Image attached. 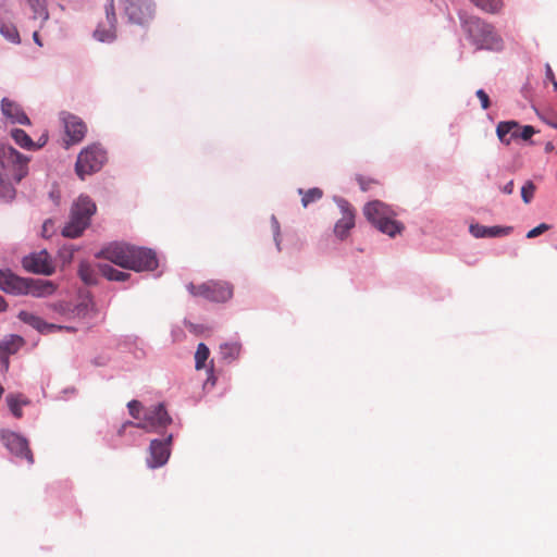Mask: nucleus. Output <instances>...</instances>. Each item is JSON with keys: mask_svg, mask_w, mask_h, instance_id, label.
Returning a JSON list of instances; mask_svg holds the SVG:
<instances>
[{"mask_svg": "<svg viewBox=\"0 0 557 557\" xmlns=\"http://www.w3.org/2000/svg\"><path fill=\"white\" fill-rule=\"evenodd\" d=\"M274 224H275V228H276V236L278 235V223H277V220L273 216L272 218Z\"/></svg>", "mask_w": 557, "mask_h": 557, "instance_id": "obj_46", "label": "nucleus"}, {"mask_svg": "<svg viewBox=\"0 0 557 557\" xmlns=\"http://www.w3.org/2000/svg\"><path fill=\"white\" fill-rule=\"evenodd\" d=\"M32 10L33 18H40L42 22L49 17L46 0H27Z\"/></svg>", "mask_w": 557, "mask_h": 557, "instance_id": "obj_27", "label": "nucleus"}, {"mask_svg": "<svg viewBox=\"0 0 557 557\" xmlns=\"http://www.w3.org/2000/svg\"><path fill=\"white\" fill-rule=\"evenodd\" d=\"M299 194L302 195L301 203L305 208L308 207L310 203L320 200L323 196L322 189L318 187L310 188L306 191L299 189Z\"/></svg>", "mask_w": 557, "mask_h": 557, "instance_id": "obj_28", "label": "nucleus"}, {"mask_svg": "<svg viewBox=\"0 0 557 557\" xmlns=\"http://www.w3.org/2000/svg\"><path fill=\"white\" fill-rule=\"evenodd\" d=\"M96 258L106 259L136 272L153 271L158 267L157 256L151 249L125 243H112L106 246L96 253Z\"/></svg>", "mask_w": 557, "mask_h": 557, "instance_id": "obj_1", "label": "nucleus"}, {"mask_svg": "<svg viewBox=\"0 0 557 557\" xmlns=\"http://www.w3.org/2000/svg\"><path fill=\"white\" fill-rule=\"evenodd\" d=\"M549 125L557 129V123H549Z\"/></svg>", "mask_w": 557, "mask_h": 557, "instance_id": "obj_47", "label": "nucleus"}, {"mask_svg": "<svg viewBox=\"0 0 557 557\" xmlns=\"http://www.w3.org/2000/svg\"><path fill=\"white\" fill-rule=\"evenodd\" d=\"M1 113L12 124H30V121L22 107L9 98H3L1 100Z\"/></svg>", "mask_w": 557, "mask_h": 557, "instance_id": "obj_17", "label": "nucleus"}, {"mask_svg": "<svg viewBox=\"0 0 557 557\" xmlns=\"http://www.w3.org/2000/svg\"><path fill=\"white\" fill-rule=\"evenodd\" d=\"M29 159L11 146L0 147V198L10 201L15 197L13 183H20L28 173Z\"/></svg>", "mask_w": 557, "mask_h": 557, "instance_id": "obj_2", "label": "nucleus"}, {"mask_svg": "<svg viewBox=\"0 0 557 557\" xmlns=\"http://www.w3.org/2000/svg\"><path fill=\"white\" fill-rule=\"evenodd\" d=\"M172 423V418L168 413L163 404H157L146 409L141 422L135 424L136 428L147 432H157L165 429Z\"/></svg>", "mask_w": 557, "mask_h": 557, "instance_id": "obj_10", "label": "nucleus"}, {"mask_svg": "<svg viewBox=\"0 0 557 557\" xmlns=\"http://www.w3.org/2000/svg\"><path fill=\"white\" fill-rule=\"evenodd\" d=\"M124 14L128 22L144 25L154 15V5L151 0H121Z\"/></svg>", "mask_w": 557, "mask_h": 557, "instance_id": "obj_9", "label": "nucleus"}, {"mask_svg": "<svg viewBox=\"0 0 557 557\" xmlns=\"http://www.w3.org/2000/svg\"><path fill=\"white\" fill-rule=\"evenodd\" d=\"M513 188H515V183H513V181L511 180V181H509L506 185H504V186L502 187V191H503L504 194H506V195H510V194H512V193H513Z\"/></svg>", "mask_w": 557, "mask_h": 557, "instance_id": "obj_40", "label": "nucleus"}, {"mask_svg": "<svg viewBox=\"0 0 557 557\" xmlns=\"http://www.w3.org/2000/svg\"><path fill=\"white\" fill-rule=\"evenodd\" d=\"M18 319L21 321H23L24 323L29 324L34 329L38 330L40 333H49L54 330H62V329H65L67 331L73 330L72 327H63V326L55 325V324H49V323L45 322L38 315H35L34 313L28 312V311H21L18 313Z\"/></svg>", "mask_w": 557, "mask_h": 557, "instance_id": "obj_18", "label": "nucleus"}, {"mask_svg": "<svg viewBox=\"0 0 557 557\" xmlns=\"http://www.w3.org/2000/svg\"><path fill=\"white\" fill-rule=\"evenodd\" d=\"M7 404L12 414L20 419L23 416L22 406L27 404V400L22 398L20 394H9L7 396Z\"/></svg>", "mask_w": 557, "mask_h": 557, "instance_id": "obj_24", "label": "nucleus"}, {"mask_svg": "<svg viewBox=\"0 0 557 557\" xmlns=\"http://www.w3.org/2000/svg\"><path fill=\"white\" fill-rule=\"evenodd\" d=\"M242 345L237 342L225 343L220 346V351L224 360L234 361L240 355Z\"/></svg>", "mask_w": 557, "mask_h": 557, "instance_id": "obj_25", "label": "nucleus"}, {"mask_svg": "<svg viewBox=\"0 0 557 557\" xmlns=\"http://www.w3.org/2000/svg\"><path fill=\"white\" fill-rule=\"evenodd\" d=\"M1 440L4 446L17 458L34 463V456L26 438L12 431H2Z\"/></svg>", "mask_w": 557, "mask_h": 557, "instance_id": "obj_12", "label": "nucleus"}, {"mask_svg": "<svg viewBox=\"0 0 557 557\" xmlns=\"http://www.w3.org/2000/svg\"><path fill=\"white\" fill-rule=\"evenodd\" d=\"M0 289L13 295L47 297L54 293L53 282L42 278H24L11 271L0 270Z\"/></svg>", "mask_w": 557, "mask_h": 557, "instance_id": "obj_3", "label": "nucleus"}, {"mask_svg": "<svg viewBox=\"0 0 557 557\" xmlns=\"http://www.w3.org/2000/svg\"><path fill=\"white\" fill-rule=\"evenodd\" d=\"M22 263L28 272L44 275H50L54 272L52 259L45 249L24 257Z\"/></svg>", "mask_w": 557, "mask_h": 557, "instance_id": "obj_13", "label": "nucleus"}, {"mask_svg": "<svg viewBox=\"0 0 557 557\" xmlns=\"http://www.w3.org/2000/svg\"><path fill=\"white\" fill-rule=\"evenodd\" d=\"M0 33L11 42H20V35L14 25L0 23Z\"/></svg>", "mask_w": 557, "mask_h": 557, "instance_id": "obj_31", "label": "nucleus"}, {"mask_svg": "<svg viewBox=\"0 0 557 557\" xmlns=\"http://www.w3.org/2000/svg\"><path fill=\"white\" fill-rule=\"evenodd\" d=\"M127 407H128L129 414L134 419H139L140 418V411L143 409V406H141L140 401H138V400H131L127 404Z\"/></svg>", "mask_w": 557, "mask_h": 557, "instance_id": "obj_33", "label": "nucleus"}, {"mask_svg": "<svg viewBox=\"0 0 557 557\" xmlns=\"http://www.w3.org/2000/svg\"><path fill=\"white\" fill-rule=\"evenodd\" d=\"M357 182L360 186V188L363 190V191H367L371 188L372 185L376 184L377 182L373 178H367V177H363L361 175L357 176Z\"/></svg>", "mask_w": 557, "mask_h": 557, "instance_id": "obj_36", "label": "nucleus"}, {"mask_svg": "<svg viewBox=\"0 0 557 557\" xmlns=\"http://www.w3.org/2000/svg\"><path fill=\"white\" fill-rule=\"evenodd\" d=\"M173 436L170 434L164 440H152L149 446L147 465L150 468H159L165 465L171 455Z\"/></svg>", "mask_w": 557, "mask_h": 557, "instance_id": "obj_14", "label": "nucleus"}, {"mask_svg": "<svg viewBox=\"0 0 557 557\" xmlns=\"http://www.w3.org/2000/svg\"><path fill=\"white\" fill-rule=\"evenodd\" d=\"M135 424H136V423H133V422H129V421H128V422H125V423L121 426V429L119 430V435H122V434H123V432H124V430H125V428H126L127 425H134V426H135Z\"/></svg>", "mask_w": 557, "mask_h": 557, "instance_id": "obj_44", "label": "nucleus"}, {"mask_svg": "<svg viewBox=\"0 0 557 557\" xmlns=\"http://www.w3.org/2000/svg\"><path fill=\"white\" fill-rule=\"evenodd\" d=\"M11 136L20 147L27 150L38 149L47 143L46 136L40 137L38 144L34 143L33 139L23 129L20 128L12 129Z\"/></svg>", "mask_w": 557, "mask_h": 557, "instance_id": "obj_21", "label": "nucleus"}, {"mask_svg": "<svg viewBox=\"0 0 557 557\" xmlns=\"http://www.w3.org/2000/svg\"><path fill=\"white\" fill-rule=\"evenodd\" d=\"M210 356L208 346L203 343H199L195 352V368L201 370L206 366V361Z\"/></svg>", "mask_w": 557, "mask_h": 557, "instance_id": "obj_30", "label": "nucleus"}, {"mask_svg": "<svg viewBox=\"0 0 557 557\" xmlns=\"http://www.w3.org/2000/svg\"><path fill=\"white\" fill-rule=\"evenodd\" d=\"M61 313H66L70 310L69 305H60L59 308H57Z\"/></svg>", "mask_w": 557, "mask_h": 557, "instance_id": "obj_42", "label": "nucleus"}, {"mask_svg": "<svg viewBox=\"0 0 557 557\" xmlns=\"http://www.w3.org/2000/svg\"><path fill=\"white\" fill-rule=\"evenodd\" d=\"M106 161L107 152L99 145H90L82 150L77 157L76 174L84 180L86 175L100 171Z\"/></svg>", "mask_w": 557, "mask_h": 557, "instance_id": "obj_7", "label": "nucleus"}, {"mask_svg": "<svg viewBox=\"0 0 557 557\" xmlns=\"http://www.w3.org/2000/svg\"><path fill=\"white\" fill-rule=\"evenodd\" d=\"M96 212V205L88 196H79L71 210L69 223L63 227L62 234L69 238L82 235L89 225L91 215Z\"/></svg>", "mask_w": 557, "mask_h": 557, "instance_id": "obj_6", "label": "nucleus"}, {"mask_svg": "<svg viewBox=\"0 0 557 557\" xmlns=\"http://www.w3.org/2000/svg\"><path fill=\"white\" fill-rule=\"evenodd\" d=\"M100 273L110 281L124 282L131 274L112 268L110 264H99Z\"/></svg>", "mask_w": 557, "mask_h": 557, "instance_id": "obj_23", "label": "nucleus"}, {"mask_svg": "<svg viewBox=\"0 0 557 557\" xmlns=\"http://www.w3.org/2000/svg\"><path fill=\"white\" fill-rule=\"evenodd\" d=\"M475 95L481 102L482 109L487 110L491 104L488 95L483 89L476 90Z\"/></svg>", "mask_w": 557, "mask_h": 557, "instance_id": "obj_37", "label": "nucleus"}, {"mask_svg": "<svg viewBox=\"0 0 557 557\" xmlns=\"http://www.w3.org/2000/svg\"><path fill=\"white\" fill-rule=\"evenodd\" d=\"M338 207L342 211V218L334 226V233L339 239H344L349 231L355 226V210L345 199L338 200Z\"/></svg>", "mask_w": 557, "mask_h": 557, "instance_id": "obj_16", "label": "nucleus"}, {"mask_svg": "<svg viewBox=\"0 0 557 557\" xmlns=\"http://www.w3.org/2000/svg\"><path fill=\"white\" fill-rule=\"evenodd\" d=\"M106 21H101L94 32V37L99 41H113L116 38V13L114 0H107L104 5Z\"/></svg>", "mask_w": 557, "mask_h": 557, "instance_id": "obj_11", "label": "nucleus"}, {"mask_svg": "<svg viewBox=\"0 0 557 557\" xmlns=\"http://www.w3.org/2000/svg\"><path fill=\"white\" fill-rule=\"evenodd\" d=\"M84 311H86V307L83 305L76 306L72 312L74 315H81Z\"/></svg>", "mask_w": 557, "mask_h": 557, "instance_id": "obj_41", "label": "nucleus"}, {"mask_svg": "<svg viewBox=\"0 0 557 557\" xmlns=\"http://www.w3.org/2000/svg\"><path fill=\"white\" fill-rule=\"evenodd\" d=\"M518 132L519 124L515 121L500 122L496 128L499 140L506 145H509L513 139H518Z\"/></svg>", "mask_w": 557, "mask_h": 557, "instance_id": "obj_20", "label": "nucleus"}, {"mask_svg": "<svg viewBox=\"0 0 557 557\" xmlns=\"http://www.w3.org/2000/svg\"><path fill=\"white\" fill-rule=\"evenodd\" d=\"M535 185L532 181L525 182L521 188V197L524 203H530L534 197Z\"/></svg>", "mask_w": 557, "mask_h": 557, "instance_id": "obj_32", "label": "nucleus"}, {"mask_svg": "<svg viewBox=\"0 0 557 557\" xmlns=\"http://www.w3.org/2000/svg\"><path fill=\"white\" fill-rule=\"evenodd\" d=\"M548 228H549V225H547L545 223H541L540 225L530 230L527 233V238H535V237L540 236L541 234H543L544 232H546Z\"/></svg>", "mask_w": 557, "mask_h": 557, "instance_id": "obj_35", "label": "nucleus"}, {"mask_svg": "<svg viewBox=\"0 0 557 557\" xmlns=\"http://www.w3.org/2000/svg\"><path fill=\"white\" fill-rule=\"evenodd\" d=\"M53 227V222L51 220H47L42 225V235L45 237L49 236V233L51 232Z\"/></svg>", "mask_w": 557, "mask_h": 557, "instance_id": "obj_39", "label": "nucleus"}, {"mask_svg": "<svg viewBox=\"0 0 557 557\" xmlns=\"http://www.w3.org/2000/svg\"><path fill=\"white\" fill-rule=\"evenodd\" d=\"M363 214L373 226L391 237L400 234L405 228L403 223L396 221L394 209L380 200L368 202L363 207Z\"/></svg>", "mask_w": 557, "mask_h": 557, "instance_id": "obj_4", "label": "nucleus"}, {"mask_svg": "<svg viewBox=\"0 0 557 557\" xmlns=\"http://www.w3.org/2000/svg\"><path fill=\"white\" fill-rule=\"evenodd\" d=\"M7 309V302L2 296H0V312L5 311Z\"/></svg>", "mask_w": 557, "mask_h": 557, "instance_id": "obj_45", "label": "nucleus"}, {"mask_svg": "<svg viewBox=\"0 0 557 557\" xmlns=\"http://www.w3.org/2000/svg\"><path fill=\"white\" fill-rule=\"evenodd\" d=\"M187 289L194 296L216 302H224L233 296L232 286L221 281H208L200 285L190 283L187 285Z\"/></svg>", "mask_w": 557, "mask_h": 557, "instance_id": "obj_8", "label": "nucleus"}, {"mask_svg": "<svg viewBox=\"0 0 557 557\" xmlns=\"http://www.w3.org/2000/svg\"><path fill=\"white\" fill-rule=\"evenodd\" d=\"M518 138H521L523 140L530 139L534 134L535 129L531 125L520 126L519 125V132H518Z\"/></svg>", "mask_w": 557, "mask_h": 557, "instance_id": "obj_34", "label": "nucleus"}, {"mask_svg": "<svg viewBox=\"0 0 557 557\" xmlns=\"http://www.w3.org/2000/svg\"><path fill=\"white\" fill-rule=\"evenodd\" d=\"M463 27L472 44L478 49L499 51L503 49V39L495 28L479 17H469L465 21Z\"/></svg>", "mask_w": 557, "mask_h": 557, "instance_id": "obj_5", "label": "nucleus"}, {"mask_svg": "<svg viewBox=\"0 0 557 557\" xmlns=\"http://www.w3.org/2000/svg\"><path fill=\"white\" fill-rule=\"evenodd\" d=\"M78 275L87 285H94L97 283V273L95 269L86 261L79 263Z\"/></svg>", "mask_w": 557, "mask_h": 557, "instance_id": "obj_26", "label": "nucleus"}, {"mask_svg": "<svg viewBox=\"0 0 557 557\" xmlns=\"http://www.w3.org/2000/svg\"><path fill=\"white\" fill-rule=\"evenodd\" d=\"M24 344L18 335H10L0 341V355L5 356V367H8V355L15 354Z\"/></svg>", "mask_w": 557, "mask_h": 557, "instance_id": "obj_22", "label": "nucleus"}, {"mask_svg": "<svg viewBox=\"0 0 557 557\" xmlns=\"http://www.w3.org/2000/svg\"><path fill=\"white\" fill-rule=\"evenodd\" d=\"M62 121L66 136L69 137V140L66 141L67 146L78 144L84 139L87 126L78 116L70 113H63Z\"/></svg>", "mask_w": 557, "mask_h": 557, "instance_id": "obj_15", "label": "nucleus"}, {"mask_svg": "<svg viewBox=\"0 0 557 557\" xmlns=\"http://www.w3.org/2000/svg\"><path fill=\"white\" fill-rule=\"evenodd\" d=\"M475 7L488 13H497L502 7V0H470Z\"/></svg>", "mask_w": 557, "mask_h": 557, "instance_id": "obj_29", "label": "nucleus"}, {"mask_svg": "<svg viewBox=\"0 0 557 557\" xmlns=\"http://www.w3.org/2000/svg\"><path fill=\"white\" fill-rule=\"evenodd\" d=\"M33 38H34V41H35L38 46H40V47L42 46V44H41V41H40V39H39V34H38V32H37V30H35V32H34V34H33Z\"/></svg>", "mask_w": 557, "mask_h": 557, "instance_id": "obj_43", "label": "nucleus"}, {"mask_svg": "<svg viewBox=\"0 0 557 557\" xmlns=\"http://www.w3.org/2000/svg\"><path fill=\"white\" fill-rule=\"evenodd\" d=\"M511 231V226H484L481 224L470 225V233L476 238L506 236L510 234Z\"/></svg>", "mask_w": 557, "mask_h": 557, "instance_id": "obj_19", "label": "nucleus"}, {"mask_svg": "<svg viewBox=\"0 0 557 557\" xmlns=\"http://www.w3.org/2000/svg\"><path fill=\"white\" fill-rule=\"evenodd\" d=\"M545 74L546 78L552 82L554 89L557 90V79L548 63L545 65Z\"/></svg>", "mask_w": 557, "mask_h": 557, "instance_id": "obj_38", "label": "nucleus"}]
</instances>
